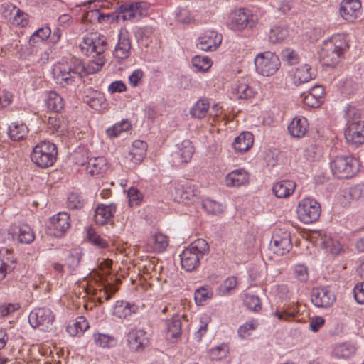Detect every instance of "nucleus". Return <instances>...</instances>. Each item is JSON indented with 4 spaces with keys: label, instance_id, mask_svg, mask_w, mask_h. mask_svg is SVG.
Returning a JSON list of instances; mask_svg holds the SVG:
<instances>
[{
    "label": "nucleus",
    "instance_id": "nucleus-18",
    "mask_svg": "<svg viewBox=\"0 0 364 364\" xmlns=\"http://www.w3.org/2000/svg\"><path fill=\"white\" fill-rule=\"evenodd\" d=\"M324 88L321 85L312 87L307 93L301 95L304 104L310 107H318L323 102Z\"/></svg>",
    "mask_w": 364,
    "mask_h": 364
},
{
    "label": "nucleus",
    "instance_id": "nucleus-47",
    "mask_svg": "<svg viewBox=\"0 0 364 364\" xmlns=\"http://www.w3.org/2000/svg\"><path fill=\"white\" fill-rule=\"evenodd\" d=\"M243 303L247 309L254 311H259L262 309L261 301L257 296L245 294Z\"/></svg>",
    "mask_w": 364,
    "mask_h": 364
},
{
    "label": "nucleus",
    "instance_id": "nucleus-46",
    "mask_svg": "<svg viewBox=\"0 0 364 364\" xmlns=\"http://www.w3.org/2000/svg\"><path fill=\"white\" fill-rule=\"evenodd\" d=\"M151 242L153 243L154 249L159 252L164 251L168 245L167 236L161 232L154 234L151 238Z\"/></svg>",
    "mask_w": 364,
    "mask_h": 364
},
{
    "label": "nucleus",
    "instance_id": "nucleus-2",
    "mask_svg": "<svg viewBox=\"0 0 364 364\" xmlns=\"http://www.w3.org/2000/svg\"><path fill=\"white\" fill-rule=\"evenodd\" d=\"M348 48L347 41L343 35L333 36L324 41L319 53L322 63L328 67L335 66Z\"/></svg>",
    "mask_w": 364,
    "mask_h": 364
},
{
    "label": "nucleus",
    "instance_id": "nucleus-31",
    "mask_svg": "<svg viewBox=\"0 0 364 364\" xmlns=\"http://www.w3.org/2000/svg\"><path fill=\"white\" fill-rule=\"evenodd\" d=\"M87 172L92 176H99L107 170V163L104 157H95L88 160Z\"/></svg>",
    "mask_w": 364,
    "mask_h": 364
},
{
    "label": "nucleus",
    "instance_id": "nucleus-15",
    "mask_svg": "<svg viewBox=\"0 0 364 364\" xmlns=\"http://www.w3.org/2000/svg\"><path fill=\"white\" fill-rule=\"evenodd\" d=\"M9 234L21 243L30 244L35 239L33 231L27 224H13L9 229Z\"/></svg>",
    "mask_w": 364,
    "mask_h": 364
},
{
    "label": "nucleus",
    "instance_id": "nucleus-52",
    "mask_svg": "<svg viewBox=\"0 0 364 364\" xmlns=\"http://www.w3.org/2000/svg\"><path fill=\"white\" fill-rule=\"evenodd\" d=\"M257 328V323L255 321H250L242 325L237 331L238 336L244 339L251 335V331L255 330Z\"/></svg>",
    "mask_w": 364,
    "mask_h": 364
},
{
    "label": "nucleus",
    "instance_id": "nucleus-35",
    "mask_svg": "<svg viewBox=\"0 0 364 364\" xmlns=\"http://www.w3.org/2000/svg\"><path fill=\"white\" fill-rule=\"evenodd\" d=\"M15 269V262L8 249L0 250V273H11Z\"/></svg>",
    "mask_w": 364,
    "mask_h": 364
},
{
    "label": "nucleus",
    "instance_id": "nucleus-42",
    "mask_svg": "<svg viewBox=\"0 0 364 364\" xmlns=\"http://www.w3.org/2000/svg\"><path fill=\"white\" fill-rule=\"evenodd\" d=\"M48 124L50 129H53V132L63 134L67 132L66 123L57 114H52L48 117Z\"/></svg>",
    "mask_w": 364,
    "mask_h": 364
},
{
    "label": "nucleus",
    "instance_id": "nucleus-8",
    "mask_svg": "<svg viewBox=\"0 0 364 364\" xmlns=\"http://www.w3.org/2000/svg\"><path fill=\"white\" fill-rule=\"evenodd\" d=\"M255 64L259 74L269 77L277 72L280 67V60L274 53L267 51L255 57Z\"/></svg>",
    "mask_w": 364,
    "mask_h": 364
},
{
    "label": "nucleus",
    "instance_id": "nucleus-55",
    "mask_svg": "<svg viewBox=\"0 0 364 364\" xmlns=\"http://www.w3.org/2000/svg\"><path fill=\"white\" fill-rule=\"evenodd\" d=\"M95 343L97 346L102 348H107L109 346V343L114 338L109 335L103 333L94 334Z\"/></svg>",
    "mask_w": 364,
    "mask_h": 364
},
{
    "label": "nucleus",
    "instance_id": "nucleus-27",
    "mask_svg": "<svg viewBox=\"0 0 364 364\" xmlns=\"http://www.w3.org/2000/svg\"><path fill=\"white\" fill-rule=\"evenodd\" d=\"M315 76V72L312 68L308 64H304L295 70L293 80L296 85H301L310 81Z\"/></svg>",
    "mask_w": 364,
    "mask_h": 364
},
{
    "label": "nucleus",
    "instance_id": "nucleus-63",
    "mask_svg": "<svg viewBox=\"0 0 364 364\" xmlns=\"http://www.w3.org/2000/svg\"><path fill=\"white\" fill-rule=\"evenodd\" d=\"M127 90L126 85L122 80L112 82L108 87V91L111 93L123 92Z\"/></svg>",
    "mask_w": 364,
    "mask_h": 364
},
{
    "label": "nucleus",
    "instance_id": "nucleus-45",
    "mask_svg": "<svg viewBox=\"0 0 364 364\" xmlns=\"http://www.w3.org/2000/svg\"><path fill=\"white\" fill-rule=\"evenodd\" d=\"M202 207L209 214L216 215L223 212V206L220 203L209 198L203 200Z\"/></svg>",
    "mask_w": 364,
    "mask_h": 364
},
{
    "label": "nucleus",
    "instance_id": "nucleus-14",
    "mask_svg": "<svg viewBox=\"0 0 364 364\" xmlns=\"http://www.w3.org/2000/svg\"><path fill=\"white\" fill-rule=\"evenodd\" d=\"M311 300L316 307L328 308L335 302L336 296L325 287H316L312 289Z\"/></svg>",
    "mask_w": 364,
    "mask_h": 364
},
{
    "label": "nucleus",
    "instance_id": "nucleus-44",
    "mask_svg": "<svg viewBox=\"0 0 364 364\" xmlns=\"http://www.w3.org/2000/svg\"><path fill=\"white\" fill-rule=\"evenodd\" d=\"M192 65L198 71L207 72L212 66V60L207 56L196 55L192 58Z\"/></svg>",
    "mask_w": 364,
    "mask_h": 364
},
{
    "label": "nucleus",
    "instance_id": "nucleus-40",
    "mask_svg": "<svg viewBox=\"0 0 364 364\" xmlns=\"http://www.w3.org/2000/svg\"><path fill=\"white\" fill-rule=\"evenodd\" d=\"M51 34V30L48 26L42 27L36 30L30 37L29 44L35 46L38 43L43 42L48 39Z\"/></svg>",
    "mask_w": 364,
    "mask_h": 364
},
{
    "label": "nucleus",
    "instance_id": "nucleus-1",
    "mask_svg": "<svg viewBox=\"0 0 364 364\" xmlns=\"http://www.w3.org/2000/svg\"><path fill=\"white\" fill-rule=\"evenodd\" d=\"M107 38L102 35L90 36L84 38L80 48L82 53L90 59L86 66L78 60L73 63H58L53 73L56 82L62 87L72 85L76 78L95 73L102 70L106 63L105 52L107 49Z\"/></svg>",
    "mask_w": 364,
    "mask_h": 364
},
{
    "label": "nucleus",
    "instance_id": "nucleus-36",
    "mask_svg": "<svg viewBox=\"0 0 364 364\" xmlns=\"http://www.w3.org/2000/svg\"><path fill=\"white\" fill-rule=\"evenodd\" d=\"M167 339L177 338L181 334V321L178 316L166 321Z\"/></svg>",
    "mask_w": 364,
    "mask_h": 364
},
{
    "label": "nucleus",
    "instance_id": "nucleus-19",
    "mask_svg": "<svg viewBox=\"0 0 364 364\" xmlns=\"http://www.w3.org/2000/svg\"><path fill=\"white\" fill-rule=\"evenodd\" d=\"M83 100L84 102L95 109L102 108L106 104L104 94L90 87L85 88L83 91Z\"/></svg>",
    "mask_w": 364,
    "mask_h": 364
},
{
    "label": "nucleus",
    "instance_id": "nucleus-53",
    "mask_svg": "<svg viewBox=\"0 0 364 364\" xmlns=\"http://www.w3.org/2000/svg\"><path fill=\"white\" fill-rule=\"evenodd\" d=\"M212 296V292L208 289L201 287L195 291V301L198 305H203L204 302Z\"/></svg>",
    "mask_w": 364,
    "mask_h": 364
},
{
    "label": "nucleus",
    "instance_id": "nucleus-20",
    "mask_svg": "<svg viewBox=\"0 0 364 364\" xmlns=\"http://www.w3.org/2000/svg\"><path fill=\"white\" fill-rule=\"evenodd\" d=\"M131 47V41L128 32H120L113 55L119 60L127 59L130 55Z\"/></svg>",
    "mask_w": 364,
    "mask_h": 364
},
{
    "label": "nucleus",
    "instance_id": "nucleus-11",
    "mask_svg": "<svg viewBox=\"0 0 364 364\" xmlns=\"http://www.w3.org/2000/svg\"><path fill=\"white\" fill-rule=\"evenodd\" d=\"M270 246L273 252L278 255L288 252L292 247L290 233L282 230H275Z\"/></svg>",
    "mask_w": 364,
    "mask_h": 364
},
{
    "label": "nucleus",
    "instance_id": "nucleus-9",
    "mask_svg": "<svg viewBox=\"0 0 364 364\" xmlns=\"http://www.w3.org/2000/svg\"><path fill=\"white\" fill-rule=\"evenodd\" d=\"M296 212L299 220L308 224L319 218L321 209L320 204L316 200L306 198L299 203Z\"/></svg>",
    "mask_w": 364,
    "mask_h": 364
},
{
    "label": "nucleus",
    "instance_id": "nucleus-24",
    "mask_svg": "<svg viewBox=\"0 0 364 364\" xmlns=\"http://www.w3.org/2000/svg\"><path fill=\"white\" fill-rule=\"evenodd\" d=\"M249 173L244 169H237L225 177V185L228 187H240L249 183Z\"/></svg>",
    "mask_w": 364,
    "mask_h": 364
},
{
    "label": "nucleus",
    "instance_id": "nucleus-28",
    "mask_svg": "<svg viewBox=\"0 0 364 364\" xmlns=\"http://www.w3.org/2000/svg\"><path fill=\"white\" fill-rule=\"evenodd\" d=\"M193 153L194 148L192 142L190 140H184L178 146L174 157L181 163H188L191 161Z\"/></svg>",
    "mask_w": 364,
    "mask_h": 364
},
{
    "label": "nucleus",
    "instance_id": "nucleus-3",
    "mask_svg": "<svg viewBox=\"0 0 364 364\" xmlns=\"http://www.w3.org/2000/svg\"><path fill=\"white\" fill-rule=\"evenodd\" d=\"M208 251L209 245L205 240H196L180 255L182 267L187 272L194 270L199 264L200 259Z\"/></svg>",
    "mask_w": 364,
    "mask_h": 364
},
{
    "label": "nucleus",
    "instance_id": "nucleus-59",
    "mask_svg": "<svg viewBox=\"0 0 364 364\" xmlns=\"http://www.w3.org/2000/svg\"><path fill=\"white\" fill-rule=\"evenodd\" d=\"M297 312L298 311L296 309L290 311L287 310H283L282 311L277 310L274 313V315L279 320L289 321L296 316Z\"/></svg>",
    "mask_w": 364,
    "mask_h": 364
},
{
    "label": "nucleus",
    "instance_id": "nucleus-30",
    "mask_svg": "<svg viewBox=\"0 0 364 364\" xmlns=\"http://www.w3.org/2000/svg\"><path fill=\"white\" fill-rule=\"evenodd\" d=\"M309 124L305 117H295L288 127L289 134L294 136L300 138L307 132Z\"/></svg>",
    "mask_w": 364,
    "mask_h": 364
},
{
    "label": "nucleus",
    "instance_id": "nucleus-32",
    "mask_svg": "<svg viewBox=\"0 0 364 364\" xmlns=\"http://www.w3.org/2000/svg\"><path fill=\"white\" fill-rule=\"evenodd\" d=\"M46 105L53 114L60 112L64 107V100L62 97L55 91L48 93Z\"/></svg>",
    "mask_w": 364,
    "mask_h": 364
},
{
    "label": "nucleus",
    "instance_id": "nucleus-54",
    "mask_svg": "<svg viewBox=\"0 0 364 364\" xmlns=\"http://www.w3.org/2000/svg\"><path fill=\"white\" fill-rule=\"evenodd\" d=\"M227 349L225 346H218L208 351V356L212 360H219L226 355Z\"/></svg>",
    "mask_w": 364,
    "mask_h": 364
},
{
    "label": "nucleus",
    "instance_id": "nucleus-37",
    "mask_svg": "<svg viewBox=\"0 0 364 364\" xmlns=\"http://www.w3.org/2000/svg\"><path fill=\"white\" fill-rule=\"evenodd\" d=\"M137 310L134 304L127 302L117 301L114 309V315L121 318H127Z\"/></svg>",
    "mask_w": 364,
    "mask_h": 364
},
{
    "label": "nucleus",
    "instance_id": "nucleus-49",
    "mask_svg": "<svg viewBox=\"0 0 364 364\" xmlns=\"http://www.w3.org/2000/svg\"><path fill=\"white\" fill-rule=\"evenodd\" d=\"M84 203V200L77 193H71L68 196V208L71 210L81 209Z\"/></svg>",
    "mask_w": 364,
    "mask_h": 364
},
{
    "label": "nucleus",
    "instance_id": "nucleus-6",
    "mask_svg": "<svg viewBox=\"0 0 364 364\" xmlns=\"http://www.w3.org/2000/svg\"><path fill=\"white\" fill-rule=\"evenodd\" d=\"M257 22V16L250 10L240 8L230 14L228 26L232 30L242 31L245 28H254Z\"/></svg>",
    "mask_w": 364,
    "mask_h": 364
},
{
    "label": "nucleus",
    "instance_id": "nucleus-50",
    "mask_svg": "<svg viewBox=\"0 0 364 364\" xmlns=\"http://www.w3.org/2000/svg\"><path fill=\"white\" fill-rule=\"evenodd\" d=\"M117 291V289L116 287L113 284L110 283L104 284L102 286V289H100V294L98 298L99 302L102 303L103 301H109Z\"/></svg>",
    "mask_w": 364,
    "mask_h": 364
},
{
    "label": "nucleus",
    "instance_id": "nucleus-60",
    "mask_svg": "<svg viewBox=\"0 0 364 364\" xmlns=\"http://www.w3.org/2000/svg\"><path fill=\"white\" fill-rule=\"evenodd\" d=\"M237 286V279L235 276H231L228 277L225 282L223 285L222 286V289L224 293H229L232 289H234Z\"/></svg>",
    "mask_w": 364,
    "mask_h": 364
},
{
    "label": "nucleus",
    "instance_id": "nucleus-38",
    "mask_svg": "<svg viewBox=\"0 0 364 364\" xmlns=\"http://www.w3.org/2000/svg\"><path fill=\"white\" fill-rule=\"evenodd\" d=\"M233 90L237 98L240 100L252 98L256 93L252 86L244 82H238L237 85L233 88Z\"/></svg>",
    "mask_w": 364,
    "mask_h": 364
},
{
    "label": "nucleus",
    "instance_id": "nucleus-43",
    "mask_svg": "<svg viewBox=\"0 0 364 364\" xmlns=\"http://www.w3.org/2000/svg\"><path fill=\"white\" fill-rule=\"evenodd\" d=\"M346 127H351L352 124L354 126H358L360 124H364V121L361 120V112L360 109L350 107L346 114Z\"/></svg>",
    "mask_w": 364,
    "mask_h": 364
},
{
    "label": "nucleus",
    "instance_id": "nucleus-17",
    "mask_svg": "<svg viewBox=\"0 0 364 364\" xmlns=\"http://www.w3.org/2000/svg\"><path fill=\"white\" fill-rule=\"evenodd\" d=\"M127 342L131 349L141 351L149 345L146 333L141 329H132L127 334Z\"/></svg>",
    "mask_w": 364,
    "mask_h": 364
},
{
    "label": "nucleus",
    "instance_id": "nucleus-62",
    "mask_svg": "<svg viewBox=\"0 0 364 364\" xmlns=\"http://www.w3.org/2000/svg\"><path fill=\"white\" fill-rule=\"evenodd\" d=\"M353 293L355 301L359 304H364V282L356 284Z\"/></svg>",
    "mask_w": 364,
    "mask_h": 364
},
{
    "label": "nucleus",
    "instance_id": "nucleus-26",
    "mask_svg": "<svg viewBox=\"0 0 364 364\" xmlns=\"http://www.w3.org/2000/svg\"><path fill=\"white\" fill-rule=\"evenodd\" d=\"M296 183L290 180H284L274 184L272 191L280 198H284L291 195L295 190Z\"/></svg>",
    "mask_w": 364,
    "mask_h": 364
},
{
    "label": "nucleus",
    "instance_id": "nucleus-39",
    "mask_svg": "<svg viewBox=\"0 0 364 364\" xmlns=\"http://www.w3.org/2000/svg\"><path fill=\"white\" fill-rule=\"evenodd\" d=\"M289 36V31L285 26H274L269 33V41L272 43H282Z\"/></svg>",
    "mask_w": 364,
    "mask_h": 364
},
{
    "label": "nucleus",
    "instance_id": "nucleus-56",
    "mask_svg": "<svg viewBox=\"0 0 364 364\" xmlns=\"http://www.w3.org/2000/svg\"><path fill=\"white\" fill-rule=\"evenodd\" d=\"M85 18L90 22H101L105 18H109L108 16L101 14L98 9L91 10L87 12Z\"/></svg>",
    "mask_w": 364,
    "mask_h": 364
},
{
    "label": "nucleus",
    "instance_id": "nucleus-13",
    "mask_svg": "<svg viewBox=\"0 0 364 364\" xmlns=\"http://www.w3.org/2000/svg\"><path fill=\"white\" fill-rule=\"evenodd\" d=\"M174 200L179 203L188 204L195 202L199 196L200 191L191 182L180 185L175 188Z\"/></svg>",
    "mask_w": 364,
    "mask_h": 364
},
{
    "label": "nucleus",
    "instance_id": "nucleus-25",
    "mask_svg": "<svg viewBox=\"0 0 364 364\" xmlns=\"http://www.w3.org/2000/svg\"><path fill=\"white\" fill-rule=\"evenodd\" d=\"M253 142V134L250 132H244L235 139L232 146L236 151L244 153L252 146Z\"/></svg>",
    "mask_w": 364,
    "mask_h": 364
},
{
    "label": "nucleus",
    "instance_id": "nucleus-21",
    "mask_svg": "<svg viewBox=\"0 0 364 364\" xmlns=\"http://www.w3.org/2000/svg\"><path fill=\"white\" fill-rule=\"evenodd\" d=\"M70 226V215L66 212H60L50 218V228L58 237L61 236Z\"/></svg>",
    "mask_w": 364,
    "mask_h": 364
},
{
    "label": "nucleus",
    "instance_id": "nucleus-33",
    "mask_svg": "<svg viewBox=\"0 0 364 364\" xmlns=\"http://www.w3.org/2000/svg\"><path fill=\"white\" fill-rule=\"evenodd\" d=\"M28 133L27 126L23 123L14 122L9 127V135L11 140L18 141L26 138Z\"/></svg>",
    "mask_w": 364,
    "mask_h": 364
},
{
    "label": "nucleus",
    "instance_id": "nucleus-4",
    "mask_svg": "<svg viewBox=\"0 0 364 364\" xmlns=\"http://www.w3.org/2000/svg\"><path fill=\"white\" fill-rule=\"evenodd\" d=\"M57 153V147L53 143L43 141L33 147L31 159L38 166L48 168L55 161Z\"/></svg>",
    "mask_w": 364,
    "mask_h": 364
},
{
    "label": "nucleus",
    "instance_id": "nucleus-41",
    "mask_svg": "<svg viewBox=\"0 0 364 364\" xmlns=\"http://www.w3.org/2000/svg\"><path fill=\"white\" fill-rule=\"evenodd\" d=\"M131 126L129 120L123 119L121 122L116 123L112 127L107 128L106 133L109 138L117 137L122 132L129 130Z\"/></svg>",
    "mask_w": 364,
    "mask_h": 364
},
{
    "label": "nucleus",
    "instance_id": "nucleus-23",
    "mask_svg": "<svg viewBox=\"0 0 364 364\" xmlns=\"http://www.w3.org/2000/svg\"><path fill=\"white\" fill-rule=\"evenodd\" d=\"M344 134L348 144L355 146L364 144V124L346 127Z\"/></svg>",
    "mask_w": 364,
    "mask_h": 364
},
{
    "label": "nucleus",
    "instance_id": "nucleus-64",
    "mask_svg": "<svg viewBox=\"0 0 364 364\" xmlns=\"http://www.w3.org/2000/svg\"><path fill=\"white\" fill-rule=\"evenodd\" d=\"M336 353L338 357L348 358L353 355L354 350L352 347H348L345 344H342L336 349Z\"/></svg>",
    "mask_w": 364,
    "mask_h": 364
},
{
    "label": "nucleus",
    "instance_id": "nucleus-22",
    "mask_svg": "<svg viewBox=\"0 0 364 364\" xmlns=\"http://www.w3.org/2000/svg\"><path fill=\"white\" fill-rule=\"evenodd\" d=\"M116 212L114 204L99 205L95 209V221L100 225L107 224L113 217Z\"/></svg>",
    "mask_w": 364,
    "mask_h": 364
},
{
    "label": "nucleus",
    "instance_id": "nucleus-7",
    "mask_svg": "<svg viewBox=\"0 0 364 364\" xmlns=\"http://www.w3.org/2000/svg\"><path fill=\"white\" fill-rule=\"evenodd\" d=\"M149 8V4L145 1H125L117 9V18L131 21L139 20L148 15Z\"/></svg>",
    "mask_w": 364,
    "mask_h": 364
},
{
    "label": "nucleus",
    "instance_id": "nucleus-57",
    "mask_svg": "<svg viewBox=\"0 0 364 364\" xmlns=\"http://www.w3.org/2000/svg\"><path fill=\"white\" fill-rule=\"evenodd\" d=\"M282 58L290 65H294L299 62L298 54L291 49H286L283 51Z\"/></svg>",
    "mask_w": 364,
    "mask_h": 364
},
{
    "label": "nucleus",
    "instance_id": "nucleus-29",
    "mask_svg": "<svg viewBox=\"0 0 364 364\" xmlns=\"http://www.w3.org/2000/svg\"><path fill=\"white\" fill-rule=\"evenodd\" d=\"M147 151V144L141 140H136L133 142L129 155L131 161L134 164H140L144 159Z\"/></svg>",
    "mask_w": 364,
    "mask_h": 364
},
{
    "label": "nucleus",
    "instance_id": "nucleus-34",
    "mask_svg": "<svg viewBox=\"0 0 364 364\" xmlns=\"http://www.w3.org/2000/svg\"><path fill=\"white\" fill-rule=\"evenodd\" d=\"M210 109V102L206 98H200L192 107L190 114L192 117L196 119H203L206 115Z\"/></svg>",
    "mask_w": 364,
    "mask_h": 364
},
{
    "label": "nucleus",
    "instance_id": "nucleus-5",
    "mask_svg": "<svg viewBox=\"0 0 364 364\" xmlns=\"http://www.w3.org/2000/svg\"><path fill=\"white\" fill-rule=\"evenodd\" d=\"M360 164L353 156H336L331 162L333 174L338 178H349L354 176L359 170Z\"/></svg>",
    "mask_w": 364,
    "mask_h": 364
},
{
    "label": "nucleus",
    "instance_id": "nucleus-58",
    "mask_svg": "<svg viewBox=\"0 0 364 364\" xmlns=\"http://www.w3.org/2000/svg\"><path fill=\"white\" fill-rule=\"evenodd\" d=\"M20 309L18 304H9L0 306V318L5 317Z\"/></svg>",
    "mask_w": 364,
    "mask_h": 364
},
{
    "label": "nucleus",
    "instance_id": "nucleus-10",
    "mask_svg": "<svg viewBox=\"0 0 364 364\" xmlns=\"http://www.w3.org/2000/svg\"><path fill=\"white\" fill-rule=\"evenodd\" d=\"M55 316L48 308H36L31 311L28 316V322L34 328L41 331H49L52 329Z\"/></svg>",
    "mask_w": 364,
    "mask_h": 364
},
{
    "label": "nucleus",
    "instance_id": "nucleus-48",
    "mask_svg": "<svg viewBox=\"0 0 364 364\" xmlns=\"http://www.w3.org/2000/svg\"><path fill=\"white\" fill-rule=\"evenodd\" d=\"M16 11L12 19L11 23L14 26L25 27L28 23V16L19 9L14 8Z\"/></svg>",
    "mask_w": 364,
    "mask_h": 364
},
{
    "label": "nucleus",
    "instance_id": "nucleus-16",
    "mask_svg": "<svg viewBox=\"0 0 364 364\" xmlns=\"http://www.w3.org/2000/svg\"><path fill=\"white\" fill-rule=\"evenodd\" d=\"M360 9V0H342L339 6V14L343 20L353 22L358 17Z\"/></svg>",
    "mask_w": 364,
    "mask_h": 364
},
{
    "label": "nucleus",
    "instance_id": "nucleus-51",
    "mask_svg": "<svg viewBox=\"0 0 364 364\" xmlns=\"http://www.w3.org/2000/svg\"><path fill=\"white\" fill-rule=\"evenodd\" d=\"M87 239L92 244L98 247L105 248L107 246V241L97 235L92 228L87 230Z\"/></svg>",
    "mask_w": 364,
    "mask_h": 364
},
{
    "label": "nucleus",
    "instance_id": "nucleus-12",
    "mask_svg": "<svg viewBox=\"0 0 364 364\" xmlns=\"http://www.w3.org/2000/svg\"><path fill=\"white\" fill-rule=\"evenodd\" d=\"M222 39L221 34L215 31L208 30L198 38L197 47L203 51H214L221 44Z\"/></svg>",
    "mask_w": 364,
    "mask_h": 364
},
{
    "label": "nucleus",
    "instance_id": "nucleus-61",
    "mask_svg": "<svg viewBox=\"0 0 364 364\" xmlns=\"http://www.w3.org/2000/svg\"><path fill=\"white\" fill-rule=\"evenodd\" d=\"M325 319L321 316H315L310 319L309 328L313 332H318L324 325Z\"/></svg>",
    "mask_w": 364,
    "mask_h": 364
}]
</instances>
